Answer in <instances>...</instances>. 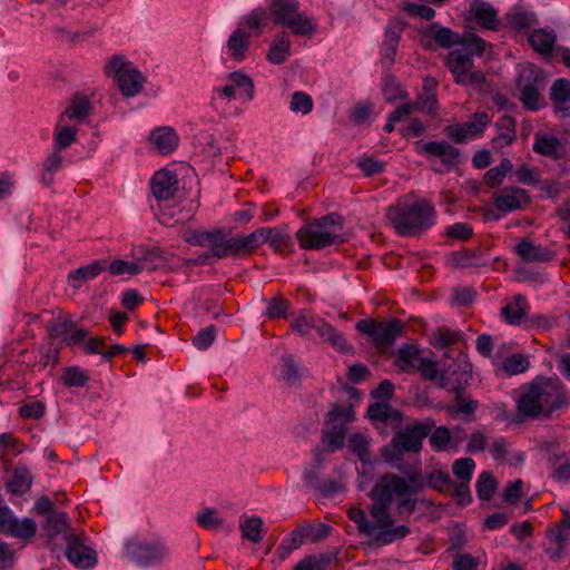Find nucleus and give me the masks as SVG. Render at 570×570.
<instances>
[{"mask_svg":"<svg viewBox=\"0 0 570 570\" xmlns=\"http://www.w3.org/2000/svg\"><path fill=\"white\" fill-rule=\"evenodd\" d=\"M402 478L394 473H385L372 488L368 497L373 501L370 508V514L376 522L379 531L375 535V543L387 546L402 540L411 533V529L405 524L395 525V520L391 515L390 507L393 497L414 495L421 489V474L417 469L404 473Z\"/></svg>","mask_w":570,"mask_h":570,"instance_id":"1","label":"nucleus"},{"mask_svg":"<svg viewBox=\"0 0 570 570\" xmlns=\"http://www.w3.org/2000/svg\"><path fill=\"white\" fill-rule=\"evenodd\" d=\"M262 233L247 234V235H234L228 236L226 230L223 228H213L208 230L194 229L189 232V236L186 242L206 247L209 249L191 259L190 263L194 265H207L210 264L212 259H225V258H246L248 252L263 240Z\"/></svg>","mask_w":570,"mask_h":570,"instance_id":"2","label":"nucleus"},{"mask_svg":"<svg viewBox=\"0 0 570 570\" xmlns=\"http://www.w3.org/2000/svg\"><path fill=\"white\" fill-rule=\"evenodd\" d=\"M567 404V392L558 377H538L525 385L517 400L520 421L539 416L552 417L553 412Z\"/></svg>","mask_w":570,"mask_h":570,"instance_id":"3","label":"nucleus"},{"mask_svg":"<svg viewBox=\"0 0 570 570\" xmlns=\"http://www.w3.org/2000/svg\"><path fill=\"white\" fill-rule=\"evenodd\" d=\"M386 218L399 236H417L435 224V210L425 199L405 196L387 207Z\"/></svg>","mask_w":570,"mask_h":570,"instance_id":"4","label":"nucleus"},{"mask_svg":"<svg viewBox=\"0 0 570 570\" xmlns=\"http://www.w3.org/2000/svg\"><path fill=\"white\" fill-rule=\"evenodd\" d=\"M434 428L432 420L414 421L405 425L403 431L396 432L391 442L382 450V456L392 468L406 473L403 466V455L405 452L419 453L423 448V440Z\"/></svg>","mask_w":570,"mask_h":570,"instance_id":"5","label":"nucleus"},{"mask_svg":"<svg viewBox=\"0 0 570 570\" xmlns=\"http://www.w3.org/2000/svg\"><path fill=\"white\" fill-rule=\"evenodd\" d=\"M343 224L344 219L341 215L331 213L303 225L295 234L296 239L303 249L320 250L344 242L340 236Z\"/></svg>","mask_w":570,"mask_h":570,"instance_id":"6","label":"nucleus"},{"mask_svg":"<svg viewBox=\"0 0 570 570\" xmlns=\"http://www.w3.org/2000/svg\"><path fill=\"white\" fill-rule=\"evenodd\" d=\"M291 328L303 337L309 335L312 331H316L321 338L337 352L354 353V347L346 342L341 332L311 311L302 309L292 321Z\"/></svg>","mask_w":570,"mask_h":570,"instance_id":"7","label":"nucleus"},{"mask_svg":"<svg viewBox=\"0 0 570 570\" xmlns=\"http://www.w3.org/2000/svg\"><path fill=\"white\" fill-rule=\"evenodd\" d=\"M268 12L276 26L288 28L295 36H311L316 23L299 11L297 0H267Z\"/></svg>","mask_w":570,"mask_h":570,"instance_id":"8","label":"nucleus"},{"mask_svg":"<svg viewBox=\"0 0 570 570\" xmlns=\"http://www.w3.org/2000/svg\"><path fill=\"white\" fill-rule=\"evenodd\" d=\"M445 67L452 73L454 81L461 86H469L482 90L485 83L484 73L473 70V58L463 49L451 50L445 60Z\"/></svg>","mask_w":570,"mask_h":570,"instance_id":"9","label":"nucleus"},{"mask_svg":"<svg viewBox=\"0 0 570 570\" xmlns=\"http://www.w3.org/2000/svg\"><path fill=\"white\" fill-rule=\"evenodd\" d=\"M106 75L112 77L124 97H135L144 89L145 77L122 56H114L106 66Z\"/></svg>","mask_w":570,"mask_h":570,"instance_id":"10","label":"nucleus"},{"mask_svg":"<svg viewBox=\"0 0 570 570\" xmlns=\"http://www.w3.org/2000/svg\"><path fill=\"white\" fill-rule=\"evenodd\" d=\"M125 557L135 564L144 568L160 564L169 556L166 543L160 539L139 541L129 539L124 546Z\"/></svg>","mask_w":570,"mask_h":570,"instance_id":"11","label":"nucleus"},{"mask_svg":"<svg viewBox=\"0 0 570 570\" xmlns=\"http://www.w3.org/2000/svg\"><path fill=\"white\" fill-rule=\"evenodd\" d=\"M355 328L360 333L370 336L371 342L376 350L384 352L401 336L404 324L401 320L395 317L387 322H379L371 318L358 321Z\"/></svg>","mask_w":570,"mask_h":570,"instance_id":"12","label":"nucleus"},{"mask_svg":"<svg viewBox=\"0 0 570 570\" xmlns=\"http://www.w3.org/2000/svg\"><path fill=\"white\" fill-rule=\"evenodd\" d=\"M415 153L426 158H439L442 165L448 169H454L461 164V151L446 140L415 142Z\"/></svg>","mask_w":570,"mask_h":570,"instance_id":"13","label":"nucleus"},{"mask_svg":"<svg viewBox=\"0 0 570 570\" xmlns=\"http://www.w3.org/2000/svg\"><path fill=\"white\" fill-rule=\"evenodd\" d=\"M406 26L401 18L391 19L385 26L381 45V65L384 71H390L395 63L399 45Z\"/></svg>","mask_w":570,"mask_h":570,"instance_id":"14","label":"nucleus"},{"mask_svg":"<svg viewBox=\"0 0 570 570\" xmlns=\"http://www.w3.org/2000/svg\"><path fill=\"white\" fill-rule=\"evenodd\" d=\"M520 80L525 81L520 92V101L523 107L531 111L544 107L546 102L541 101V91L546 86L543 72L539 68H532L524 72Z\"/></svg>","mask_w":570,"mask_h":570,"instance_id":"15","label":"nucleus"},{"mask_svg":"<svg viewBox=\"0 0 570 570\" xmlns=\"http://www.w3.org/2000/svg\"><path fill=\"white\" fill-rule=\"evenodd\" d=\"M570 527V512H563V519L559 525L549 529L543 541L544 552L551 561L558 562L564 552V547L568 541L567 528Z\"/></svg>","mask_w":570,"mask_h":570,"instance_id":"16","label":"nucleus"},{"mask_svg":"<svg viewBox=\"0 0 570 570\" xmlns=\"http://www.w3.org/2000/svg\"><path fill=\"white\" fill-rule=\"evenodd\" d=\"M430 40H433L441 48L449 49L459 46L461 35L441 26L439 22H431L422 30V41L428 49H432Z\"/></svg>","mask_w":570,"mask_h":570,"instance_id":"17","label":"nucleus"},{"mask_svg":"<svg viewBox=\"0 0 570 570\" xmlns=\"http://www.w3.org/2000/svg\"><path fill=\"white\" fill-rule=\"evenodd\" d=\"M151 193L158 202L174 198L178 190V179L174 171L161 169L151 178Z\"/></svg>","mask_w":570,"mask_h":570,"instance_id":"18","label":"nucleus"},{"mask_svg":"<svg viewBox=\"0 0 570 570\" xmlns=\"http://www.w3.org/2000/svg\"><path fill=\"white\" fill-rule=\"evenodd\" d=\"M67 552L68 560L77 568L89 569L96 564V552L82 544L73 534L67 538Z\"/></svg>","mask_w":570,"mask_h":570,"instance_id":"19","label":"nucleus"},{"mask_svg":"<svg viewBox=\"0 0 570 570\" xmlns=\"http://www.w3.org/2000/svg\"><path fill=\"white\" fill-rule=\"evenodd\" d=\"M468 12L484 29L498 31L501 27L498 11L490 2L473 0L469 6Z\"/></svg>","mask_w":570,"mask_h":570,"instance_id":"20","label":"nucleus"},{"mask_svg":"<svg viewBox=\"0 0 570 570\" xmlns=\"http://www.w3.org/2000/svg\"><path fill=\"white\" fill-rule=\"evenodd\" d=\"M531 202L527 190L522 188H504L494 198V206L498 210L510 213L529 205Z\"/></svg>","mask_w":570,"mask_h":570,"instance_id":"21","label":"nucleus"},{"mask_svg":"<svg viewBox=\"0 0 570 570\" xmlns=\"http://www.w3.org/2000/svg\"><path fill=\"white\" fill-rule=\"evenodd\" d=\"M504 20L517 32H523L539 23L537 14L521 4L512 6L504 14Z\"/></svg>","mask_w":570,"mask_h":570,"instance_id":"22","label":"nucleus"},{"mask_svg":"<svg viewBox=\"0 0 570 570\" xmlns=\"http://www.w3.org/2000/svg\"><path fill=\"white\" fill-rule=\"evenodd\" d=\"M515 254L527 263H546L554 258V252L528 239H521L514 247Z\"/></svg>","mask_w":570,"mask_h":570,"instance_id":"23","label":"nucleus"},{"mask_svg":"<svg viewBox=\"0 0 570 570\" xmlns=\"http://www.w3.org/2000/svg\"><path fill=\"white\" fill-rule=\"evenodd\" d=\"M450 392L453 394V403L448 407L450 414L452 416L464 414L468 420H471L479 407V402L472 400L461 384L452 386Z\"/></svg>","mask_w":570,"mask_h":570,"instance_id":"24","label":"nucleus"},{"mask_svg":"<svg viewBox=\"0 0 570 570\" xmlns=\"http://www.w3.org/2000/svg\"><path fill=\"white\" fill-rule=\"evenodd\" d=\"M262 233L263 240L257 243L256 246H254L248 252V257L257 249L261 245L265 243H269L271 248L276 253H283L287 250L292 246V239L291 236L286 233L282 232L278 228H271V227H259L252 232L250 234L255 233Z\"/></svg>","mask_w":570,"mask_h":570,"instance_id":"25","label":"nucleus"},{"mask_svg":"<svg viewBox=\"0 0 570 570\" xmlns=\"http://www.w3.org/2000/svg\"><path fill=\"white\" fill-rule=\"evenodd\" d=\"M422 360L421 350L415 343H404L395 352L394 366L403 373H415L417 364Z\"/></svg>","mask_w":570,"mask_h":570,"instance_id":"26","label":"nucleus"},{"mask_svg":"<svg viewBox=\"0 0 570 570\" xmlns=\"http://www.w3.org/2000/svg\"><path fill=\"white\" fill-rule=\"evenodd\" d=\"M550 99L556 114H560L562 117L569 116L570 80L563 78L557 79L551 86Z\"/></svg>","mask_w":570,"mask_h":570,"instance_id":"27","label":"nucleus"},{"mask_svg":"<svg viewBox=\"0 0 570 570\" xmlns=\"http://www.w3.org/2000/svg\"><path fill=\"white\" fill-rule=\"evenodd\" d=\"M532 149L534 153L554 160L564 155V148L557 137L539 132L534 136Z\"/></svg>","mask_w":570,"mask_h":570,"instance_id":"28","label":"nucleus"},{"mask_svg":"<svg viewBox=\"0 0 570 570\" xmlns=\"http://www.w3.org/2000/svg\"><path fill=\"white\" fill-rule=\"evenodd\" d=\"M449 265L458 268H471L485 266L489 258L480 250L463 249L452 252L449 257Z\"/></svg>","mask_w":570,"mask_h":570,"instance_id":"29","label":"nucleus"},{"mask_svg":"<svg viewBox=\"0 0 570 570\" xmlns=\"http://www.w3.org/2000/svg\"><path fill=\"white\" fill-rule=\"evenodd\" d=\"M515 126L517 121L512 116L504 115L500 117L495 122L498 135L492 138V147L494 149H501L511 145L517 138Z\"/></svg>","mask_w":570,"mask_h":570,"instance_id":"30","label":"nucleus"},{"mask_svg":"<svg viewBox=\"0 0 570 570\" xmlns=\"http://www.w3.org/2000/svg\"><path fill=\"white\" fill-rule=\"evenodd\" d=\"M105 269H107L106 259L95 261L69 273L68 284L72 288L79 289L86 281L96 278Z\"/></svg>","mask_w":570,"mask_h":570,"instance_id":"31","label":"nucleus"},{"mask_svg":"<svg viewBox=\"0 0 570 570\" xmlns=\"http://www.w3.org/2000/svg\"><path fill=\"white\" fill-rule=\"evenodd\" d=\"M76 322L69 315L59 314L47 323V335L50 344L59 340L60 345L67 341L69 333L75 327Z\"/></svg>","mask_w":570,"mask_h":570,"instance_id":"32","label":"nucleus"},{"mask_svg":"<svg viewBox=\"0 0 570 570\" xmlns=\"http://www.w3.org/2000/svg\"><path fill=\"white\" fill-rule=\"evenodd\" d=\"M150 140L160 154L168 155L177 148L179 137L171 127H158L151 131Z\"/></svg>","mask_w":570,"mask_h":570,"instance_id":"33","label":"nucleus"},{"mask_svg":"<svg viewBox=\"0 0 570 570\" xmlns=\"http://www.w3.org/2000/svg\"><path fill=\"white\" fill-rule=\"evenodd\" d=\"M92 109L89 98L82 94H76L70 99V104L60 115V122L68 120H82Z\"/></svg>","mask_w":570,"mask_h":570,"instance_id":"34","label":"nucleus"},{"mask_svg":"<svg viewBox=\"0 0 570 570\" xmlns=\"http://www.w3.org/2000/svg\"><path fill=\"white\" fill-rule=\"evenodd\" d=\"M3 529L4 530H2L1 533L23 540H29L36 535L37 524L31 518H24L20 521L14 517V514H12Z\"/></svg>","mask_w":570,"mask_h":570,"instance_id":"35","label":"nucleus"},{"mask_svg":"<svg viewBox=\"0 0 570 570\" xmlns=\"http://www.w3.org/2000/svg\"><path fill=\"white\" fill-rule=\"evenodd\" d=\"M556 41L557 37L554 32L547 31L546 29L542 28L534 29L528 37V42L531 46V48L535 52L544 56L551 55Z\"/></svg>","mask_w":570,"mask_h":570,"instance_id":"36","label":"nucleus"},{"mask_svg":"<svg viewBox=\"0 0 570 570\" xmlns=\"http://www.w3.org/2000/svg\"><path fill=\"white\" fill-rule=\"evenodd\" d=\"M33 476L23 464H18L11 480L8 482V490L14 495H23L32 485Z\"/></svg>","mask_w":570,"mask_h":570,"instance_id":"37","label":"nucleus"},{"mask_svg":"<svg viewBox=\"0 0 570 570\" xmlns=\"http://www.w3.org/2000/svg\"><path fill=\"white\" fill-rule=\"evenodd\" d=\"M249 49V33L242 28L233 31L227 40V50L230 57L236 61H243Z\"/></svg>","mask_w":570,"mask_h":570,"instance_id":"38","label":"nucleus"},{"mask_svg":"<svg viewBox=\"0 0 570 570\" xmlns=\"http://www.w3.org/2000/svg\"><path fill=\"white\" fill-rule=\"evenodd\" d=\"M549 463L551 468V478L557 482L570 481V453L549 454Z\"/></svg>","mask_w":570,"mask_h":570,"instance_id":"39","label":"nucleus"},{"mask_svg":"<svg viewBox=\"0 0 570 570\" xmlns=\"http://www.w3.org/2000/svg\"><path fill=\"white\" fill-rule=\"evenodd\" d=\"M291 56V42L286 32L278 33L267 52V60L274 65L284 63Z\"/></svg>","mask_w":570,"mask_h":570,"instance_id":"40","label":"nucleus"},{"mask_svg":"<svg viewBox=\"0 0 570 570\" xmlns=\"http://www.w3.org/2000/svg\"><path fill=\"white\" fill-rule=\"evenodd\" d=\"M326 424L327 429L323 431L322 442L326 444L332 452L342 449L347 430L344 422L334 423L326 421Z\"/></svg>","mask_w":570,"mask_h":570,"instance_id":"41","label":"nucleus"},{"mask_svg":"<svg viewBox=\"0 0 570 570\" xmlns=\"http://www.w3.org/2000/svg\"><path fill=\"white\" fill-rule=\"evenodd\" d=\"M227 79L235 85V91H238L243 102H248L254 99L255 85L248 75L242 71H233L227 75Z\"/></svg>","mask_w":570,"mask_h":570,"instance_id":"42","label":"nucleus"},{"mask_svg":"<svg viewBox=\"0 0 570 570\" xmlns=\"http://www.w3.org/2000/svg\"><path fill=\"white\" fill-rule=\"evenodd\" d=\"M527 313V301L524 296L517 295L512 303L501 308V316L510 325H520Z\"/></svg>","mask_w":570,"mask_h":570,"instance_id":"43","label":"nucleus"},{"mask_svg":"<svg viewBox=\"0 0 570 570\" xmlns=\"http://www.w3.org/2000/svg\"><path fill=\"white\" fill-rule=\"evenodd\" d=\"M165 263L164 257L158 248H149L146 246H139L137 264L139 273L144 271H156Z\"/></svg>","mask_w":570,"mask_h":570,"instance_id":"44","label":"nucleus"},{"mask_svg":"<svg viewBox=\"0 0 570 570\" xmlns=\"http://www.w3.org/2000/svg\"><path fill=\"white\" fill-rule=\"evenodd\" d=\"M307 539H309V535L306 525L297 527L296 529H294L291 532L289 538L284 539L279 543L277 548V553L279 558H287L292 553V551L299 548Z\"/></svg>","mask_w":570,"mask_h":570,"instance_id":"45","label":"nucleus"},{"mask_svg":"<svg viewBox=\"0 0 570 570\" xmlns=\"http://www.w3.org/2000/svg\"><path fill=\"white\" fill-rule=\"evenodd\" d=\"M63 167V157L61 155V151H58L52 148V151L49 154V156L45 159L42 164V170H41V183L49 187L53 184L55 180V174L59 171Z\"/></svg>","mask_w":570,"mask_h":570,"instance_id":"46","label":"nucleus"},{"mask_svg":"<svg viewBox=\"0 0 570 570\" xmlns=\"http://www.w3.org/2000/svg\"><path fill=\"white\" fill-rule=\"evenodd\" d=\"M279 365L281 376L287 385L294 386L301 383L302 371L292 354L283 355L279 360Z\"/></svg>","mask_w":570,"mask_h":570,"instance_id":"47","label":"nucleus"},{"mask_svg":"<svg viewBox=\"0 0 570 570\" xmlns=\"http://www.w3.org/2000/svg\"><path fill=\"white\" fill-rule=\"evenodd\" d=\"M76 140L77 129L60 122L59 119L53 132V149L62 151L76 142Z\"/></svg>","mask_w":570,"mask_h":570,"instance_id":"48","label":"nucleus"},{"mask_svg":"<svg viewBox=\"0 0 570 570\" xmlns=\"http://www.w3.org/2000/svg\"><path fill=\"white\" fill-rule=\"evenodd\" d=\"M382 92L389 102L407 98L406 91L390 71H385L383 76Z\"/></svg>","mask_w":570,"mask_h":570,"instance_id":"49","label":"nucleus"},{"mask_svg":"<svg viewBox=\"0 0 570 570\" xmlns=\"http://www.w3.org/2000/svg\"><path fill=\"white\" fill-rule=\"evenodd\" d=\"M242 538L252 542H258L262 540L263 532V519L257 515L245 519L239 524Z\"/></svg>","mask_w":570,"mask_h":570,"instance_id":"50","label":"nucleus"},{"mask_svg":"<svg viewBox=\"0 0 570 570\" xmlns=\"http://www.w3.org/2000/svg\"><path fill=\"white\" fill-rule=\"evenodd\" d=\"M512 168V163L508 158H503L498 166L490 168L484 174V184L490 188L498 187Z\"/></svg>","mask_w":570,"mask_h":570,"instance_id":"51","label":"nucleus"},{"mask_svg":"<svg viewBox=\"0 0 570 570\" xmlns=\"http://www.w3.org/2000/svg\"><path fill=\"white\" fill-rule=\"evenodd\" d=\"M460 337V331H454L448 327H439L433 332L431 343L435 348H444L459 342Z\"/></svg>","mask_w":570,"mask_h":570,"instance_id":"52","label":"nucleus"},{"mask_svg":"<svg viewBox=\"0 0 570 570\" xmlns=\"http://www.w3.org/2000/svg\"><path fill=\"white\" fill-rule=\"evenodd\" d=\"M476 494L480 500L489 501L495 493L498 482L490 472H482L475 484Z\"/></svg>","mask_w":570,"mask_h":570,"instance_id":"53","label":"nucleus"},{"mask_svg":"<svg viewBox=\"0 0 570 570\" xmlns=\"http://www.w3.org/2000/svg\"><path fill=\"white\" fill-rule=\"evenodd\" d=\"M459 46H462L463 50L470 52L472 56H483L485 48L489 46L488 42L482 39L480 36L472 31H466L461 35V42Z\"/></svg>","mask_w":570,"mask_h":570,"instance_id":"54","label":"nucleus"},{"mask_svg":"<svg viewBox=\"0 0 570 570\" xmlns=\"http://www.w3.org/2000/svg\"><path fill=\"white\" fill-rule=\"evenodd\" d=\"M89 381L88 372L79 366H69L63 370L62 382L66 387H85Z\"/></svg>","mask_w":570,"mask_h":570,"instance_id":"55","label":"nucleus"},{"mask_svg":"<svg viewBox=\"0 0 570 570\" xmlns=\"http://www.w3.org/2000/svg\"><path fill=\"white\" fill-rule=\"evenodd\" d=\"M348 518L354 522L356 523L357 525V530L367 535V537H371V535H376L377 531H379V527L376 525V522L374 521V523L370 522L366 518V514L365 512L360 509V508H352L350 509L348 511Z\"/></svg>","mask_w":570,"mask_h":570,"instance_id":"56","label":"nucleus"},{"mask_svg":"<svg viewBox=\"0 0 570 570\" xmlns=\"http://www.w3.org/2000/svg\"><path fill=\"white\" fill-rule=\"evenodd\" d=\"M69 528L68 515L66 512H53L47 517L45 531L49 537H56L65 533Z\"/></svg>","mask_w":570,"mask_h":570,"instance_id":"57","label":"nucleus"},{"mask_svg":"<svg viewBox=\"0 0 570 570\" xmlns=\"http://www.w3.org/2000/svg\"><path fill=\"white\" fill-rule=\"evenodd\" d=\"M267 11L264 8H256L242 19V26L247 27L255 35L259 36L266 26Z\"/></svg>","mask_w":570,"mask_h":570,"instance_id":"58","label":"nucleus"},{"mask_svg":"<svg viewBox=\"0 0 570 570\" xmlns=\"http://www.w3.org/2000/svg\"><path fill=\"white\" fill-rule=\"evenodd\" d=\"M490 124V117L485 112H474L471 119L463 124L468 138H473L483 134L485 127Z\"/></svg>","mask_w":570,"mask_h":570,"instance_id":"59","label":"nucleus"},{"mask_svg":"<svg viewBox=\"0 0 570 570\" xmlns=\"http://www.w3.org/2000/svg\"><path fill=\"white\" fill-rule=\"evenodd\" d=\"M356 166L366 177L382 174L385 169L384 163L365 154L357 158Z\"/></svg>","mask_w":570,"mask_h":570,"instance_id":"60","label":"nucleus"},{"mask_svg":"<svg viewBox=\"0 0 570 570\" xmlns=\"http://www.w3.org/2000/svg\"><path fill=\"white\" fill-rule=\"evenodd\" d=\"M289 307V301L283 298L279 295L275 296L267 302L265 316L269 320L286 317Z\"/></svg>","mask_w":570,"mask_h":570,"instance_id":"61","label":"nucleus"},{"mask_svg":"<svg viewBox=\"0 0 570 570\" xmlns=\"http://www.w3.org/2000/svg\"><path fill=\"white\" fill-rule=\"evenodd\" d=\"M313 99L304 91H295L291 97L289 109L293 112L307 115L313 110Z\"/></svg>","mask_w":570,"mask_h":570,"instance_id":"62","label":"nucleus"},{"mask_svg":"<svg viewBox=\"0 0 570 570\" xmlns=\"http://www.w3.org/2000/svg\"><path fill=\"white\" fill-rule=\"evenodd\" d=\"M475 469V462L471 458H461L453 462L452 471L453 474L461 482H470L472 479L473 471Z\"/></svg>","mask_w":570,"mask_h":570,"instance_id":"63","label":"nucleus"},{"mask_svg":"<svg viewBox=\"0 0 570 570\" xmlns=\"http://www.w3.org/2000/svg\"><path fill=\"white\" fill-rule=\"evenodd\" d=\"M368 441L362 433H354L348 440L350 450L357 455L362 462H367L370 458Z\"/></svg>","mask_w":570,"mask_h":570,"instance_id":"64","label":"nucleus"}]
</instances>
